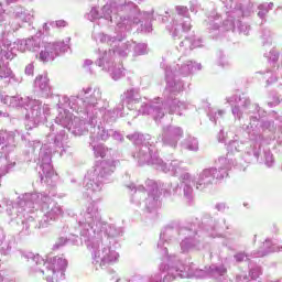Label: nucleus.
<instances>
[{
    "label": "nucleus",
    "mask_w": 282,
    "mask_h": 282,
    "mask_svg": "<svg viewBox=\"0 0 282 282\" xmlns=\"http://www.w3.org/2000/svg\"><path fill=\"white\" fill-rule=\"evenodd\" d=\"M40 61H43V63H47V61H50V52H47L46 50L41 51Z\"/></svg>",
    "instance_id": "6"
},
{
    "label": "nucleus",
    "mask_w": 282,
    "mask_h": 282,
    "mask_svg": "<svg viewBox=\"0 0 282 282\" xmlns=\"http://www.w3.org/2000/svg\"><path fill=\"white\" fill-rule=\"evenodd\" d=\"M0 282H12V279L8 275V271H0Z\"/></svg>",
    "instance_id": "5"
},
{
    "label": "nucleus",
    "mask_w": 282,
    "mask_h": 282,
    "mask_svg": "<svg viewBox=\"0 0 282 282\" xmlns=\"http://www.w3.org/2000/svg\"><path fill=\"white\" fill-rule=\"evenodd\" d=\"M0 254L8 257L10 254V248H0Z\"/></svg>",
    "instance_id": "8"
},
{
    "label": "nucleus",
    "mask_w": 282,
    "mask_h": 282,
    "mask_svg": "<svg viewBox=\"0 0 282 282\" xmlns=\"http://www.w3.org/2000/svg\"><path fill=\"white\" fill-rule=\"evenodd\" d=\"M120 254L111 248H96L93 251V265L98 268H107L111 263H116Z\"/></svg>",
    "instance_id": "2"
},
{
    "label": "nucleus",
    "mask_w": 282,
    "mask_h": 282,
    "mask_svg": "<svg viewBox=\"0 0 282 282\" xmlns=\"http://www.w3.org/2000/svg\"><path fill=\"white\" fill-rule=\"evenodd\" d=\"M134 279H142V281H147V282H150V281H151V278H149V279L147 280V279H144V278H142V276L137 275V276H133L129 282H133Z\"/></svg>",
    "instance_id": "9"
},
{
    "label": "nucleus",
    "mask_w": 282,
    "mask_h": 282,
    "mask_svg": "<svg viewBox=\"0 0 282 282\" xmlns=\"http://www.w3.org/2000/svg\"><path fill=\"white\" fill-rule=\"evenodd\" d=\"M271 282H282V280H274V281H271Z\"/></svg>",
    "instance_id": "10"
},
{
    "label": "nucleus",
    "mask_w": 282,
    "mask_h": 282,
    "mask_svg": "<svg viewBox=\"0 0 282 282\" xmlns=\"http://www.w3.org/2000/svg\"><path fill=\"white\" fill-rule=\"evenodd\" d=\"M22 256L31 261V271L35 274H42L47 282H57L65 279V270H67L65 258L56 256L45 260L30 250L22 251Z\"/></svg>",
    "instance_id": "1"
},
{
    "label": "nucleus",
    "mask_w": 282,
    "mask_h": 282,
    "mask_svg": "<svg viewBox=\"0 0 282 282\" xmlns=\"http://www.w3.org/2000/svg\"><path fill=\"white\" fill-rule=\"evenodd\" d=\"M41 80V77H36V82Z\"/></svg>",
    "instance_id": "12"
},
{
    "label": "nucleus",
    "mask_w": 282,
    "mask_h": 282,
    "mask_svg": "<svg viewBox=\"0 0 282 282\" xmlns=\"http://www.w3.org/2000/svg\"><path fill=\"white\" fill-rule=\"evenodd\" d=\"M234 259L237 261V263H241L243 261H250V254H248V252L246 251L238 252L234 256Z\"/></svg>",
    "instance_id": "4"
},
{
    "label": "nucleus",
    "mask_w": 282,
    "mask_h": 282,
    "mask_svg": "<svg viewBox=\"0 0 282 282\" xmlns=\"http://www.w3.org/2000/svg\"><path fill=\"white\" fill-rule=\"evenodd\" d=\"M183 252H188V249H183Z\"/></svg>",
    "instance_id": "11"
},
{
    "label": "nucleus",
    "mask_w": 282,
    "mask_h": 282,
    "mask_svg": "<svg viewBox=\"0 0 282 282\" xmlns=\"http://www.w3.org/2000/svg\"><path fill=\"white\" fill-rule=\"evenodd\" d=\"M267 254H268V249L262 248V249L258 250V252H254L253 257H256V258L267 257Z\"/></svg>",
    "instance_id": "7"
},
{
    "label": "nucleus",
    "mask_w": 282,
    "mask_h": 282,
    "mask_svg": "<svg viewBox=\"0 0 282 282\" xmlns=\"http://www.w3.org/2000/svg\"><path fill=\"white\" fill-rule=\"evenodd\" d=\"M208 276L215 279V281H221L228 276V269L224 264H212L208 267Z\"/></svg>",
    "instance_id": "3"
}]
</instances>
